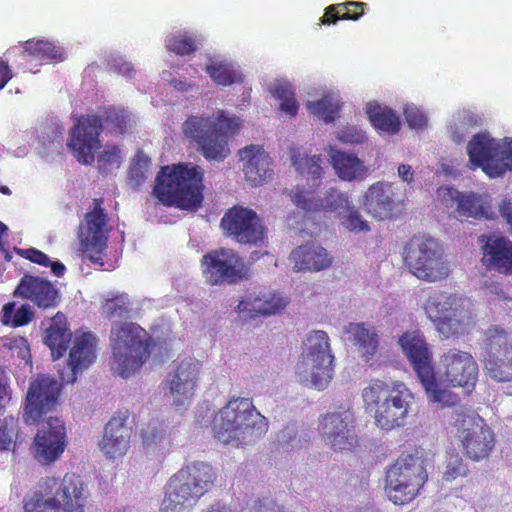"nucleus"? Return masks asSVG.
I'll return each mask as SVG.
<instances>
[{"label":"nucleus","mask_w":512,"mask_h":512,"mask_svg":"<svg viewBox=\"0 0 512 512\" xmlns=\"http://www.w3.org/2000/svg\"><path fill=\"white\" fill-rule=\"evenodd\" d=\"M205 71L217 85L229 86L243 81L241 72L229 63L215 62L207 65Z\"/></svg>","instance_id":"40"},{"label":"nucleus","mask_w":512,"mask_h":512,"mask_svg":"<svg viewBox=\"0 0 512 512\" xmlns=\"http://www.w3.org/2000/svg\"><path fill=\"white\" fill-rule=\"evenodd\" d=\"M84 483L80 476L67 473L63 479L46 477L29 493L24 512H84Z\"/></svg>","instance_id":"6"},{"label":"nucleus","mask_w":512,"mask_h":512,"mask_svg":"<svg viewBox=\"0 0 512 512\" xmlns=\"http://www.w3.org/2000/svg\"><path fill=\"white\" fill-rule=\"evenodd\" d=\"M404 116L408 125L413 129H423L427 126V117L417 107L407 106Z\"/></svg>","instance_id":"51"},{"label":"nucleus","mask_w":512,"mask_h":512,"mask_svg":"<svg viewBox=\"0 0 512 512\" xmlns=\"http://www.w3.org/2000/svg\"><path fill=\"white\" fill-rule=\"evenodd\" d=\"M346 333L350 340L358 347V351L365 361H369L378 350L379 338L373 328H367L363 323H349Z\"/></svg>","instance_id":"34"},{"label":"nucleus","mask_w":512,"mask_h":512,"mask_svg":"<svg viewBox=\"0 0 512 512\" xmlns=\"http://www.w3.org/2000/svg\"><path fill=\"white\" fill-rule=\"evenodd\" d=\"M427 480L428 473L420 457L412 454L400 456L386 470L385 492L394 504L405 505L419 495Z\"/></svg>","instance_id":"12"},{"label":"nucleus","mask_w":512,"mask_h":512,"mask_svg":"<svg viewBox=\"0 0 512 512\" xmlns=\"http://www.w3.org/2000/svg\"><path fill=\"white\" fill-rule=\"evenodd\" d=\"M216 480L217 472L209 463H188L170 477L161 512H189L215 486Z\"/></svg>","instance_id":"5"},{"label":"nucleus","mask_w":512,"mask_h":512,"mask_svg":"<svg viewBox=\"0 0 512 512\" xmlns=\"http://www.w3.org/2000/svg\"><path fill=\"white\" fill-rule=\"evenodd\" d=\"M98 339L92 332L77 335L69 352L67 364L58 369L61 383L48 375H39L30 383L23 418L26 424H37L43 415L53 410L61 387L73 384L79 373L96 360Z\"/></svg>","instance_id":"1"},{"label":"nucleus","mask_w":512,"mask_h":512,"mask_svg":"<svg viewBox=\"0 0 512 512\" xmlns=\"http://www.w3.org/2000/svg\"><path fill=\"white\" fill-rule=\"evenodd\" d=\"M72 333L68 327L66 316L57 312L47 320L44 343L50 348L53 360H57L66 352Z\"/></svg>","instance_id":"31"},{"label":"nucleus","mask_w":512,"mask_h":512,"mask_svg":"<svg viewBox=\"0 0 512 512\" xmlns=\"http://www.w3.org/2000/svg\"><path fill=\"white\" fill-rule=\"evenodd\" d=\"M501 216L512 226V204L504 200L500 205Z\"/></svg>","instance_id":"59"},{"label":"nucleus","mask_w":512,"mask_h":512,"mask_svg":"<svg viewBox=\"0 0 512 512\" xmlns=\"http://www.w3.org/2000/svg\"><path fill=\"white\" fill-rule=\"evenodd\" d=\"M319 430L334 451H348L357 444L354 417L349 410L326 414L319 423Z\"/></svg>","instance_id":"23"},{"label":"nucleus","mask_w":512,"mask_h":512,"mask_svg":"<svg viewBox=\"0 0 512 512\" xmlns=\"http://www.w3.org/2000/svg\"><path fill=\"white\" fill-rule=\"evenodd\" d=\"M239 128L235 118L226 116L218 110L211 116H189L182 124V132L194 144L197 151L206 160H224L230 153L228 134H234Z\"/></svg>","instance_id":"7"},{"label":"nucleus","mask_w":512,"mask_h":512,"mask_svg":"<svg viewBox=\"0 0 512 512\" xmlns=\"http://www.w3.org/2000/svg\"><path fill=\"white\" fill-rule=\"evenodd\" d=\"M19 254L25 259L30 260L31 262L39 264L44 267H49V265L51 264L48 255L36 248L20 250Z\"/></svg>","instance_id":"52"},{"label":"nucleus","mask_w":512,"mask_h":512,"mask_svg":"<svg viewBox=\"0 0 512 512\" xmlns=\"http://www.w3.org/2000/svg\"><path fill=\"white\" fill-rule=\"evenodd\" d=\"M252 304H253V300H250V299L240 301L236 307V311L238 313L247 311L250 313V317H252V318L255 316H258L259 314H256L255 311L251 310Z\"/></svg>","instance_id":"60"},{"label":"nucleus","mask_w":512,"mask_h":512,"mask_svg":"<svg viewBox=\"0 0 512 512\" xmlns=\"http://www.w3.org/2000/svg\"><path fill=\"white\" fill-rule=\"evenodd\" d=\"M341 140L350 143H362L366 139V135L362 130L356 128H347L342 131Z\"/></svg>","instance_id":"54"},{"label":"nucleus","mask_w":512,"mask_h":512,"mask_svg":"<svg viewBox=\"0 0 512 512\" xmlns=\"http://www.w3.org/2000/svg\"><path fill=\"white\" fill-rule=\"evenodd\" d=\"M151 159L142 150H138L131 160L128 180L135 188H139L147 179Z\"/></svg>","instance_id":"43"},{"label":"nucleus","mask_w":512,"mask_h":512,"mask_svg":"<svg viewBox=\"0 0 512 512\" xmlns=\"http://www.w3.org/2000/svg\"><path fill=\"white\" fill-rule=\"evenodd\" d=\"M366 6V3L356 1L330 5L325 9L323 16L320 18V24L331 25L335 24L338 20L356 21L364 14Z\"/></svg>","instance_id":"35"},{"label":"nucleus","mask_w":512,"mask_h":512,"mask_svg":"<svg viewBox=\"0 0 512 512\" xmlns=\"http://www.w3.org/2000/svg\"><path fill=\"white\" fill-rule=\"evenodd\" d=\"M244 162L243 171L246 181L252 186L262 185L272 178L271 158L260 145H250L239 151Z\"/></svg>","instance_id":"29"},{"label":"nucleus","mask_w":512,"mask_h":512,"mask_svg":"<svg viewBox=\"0 0 512 512\" xmlns=\"http://www.w3.org/2000/svg\"><path fill=\"white\" fill-rule=\"evenodd\" d=\"M424 310L437 330L446 338L463 333L462 317L466 312L465 300L456 294L433 292L425 301Z\"/></svg>","instance_id":"17"},{"label":"nucleus","mask_w":512,"mask_h":512,"mask_svg":"<svg viewBox=\"0 0 512 512\" xmlns=\"http://www.w3.org/2000/svg\"><path fill=\"white\" fill-rule=\"evenodd\" d=\"M14 295L29 300L43 309L55 307L59 298L58 290L50 281L30 274H24Z\"/></svg>","instance_id":"27"},{"label":"nucleus","mask_w":512,"mask_h":512,"mask_svg":"<svg viewBox=\"0 0 512 512\" xmlns=\"http://www.w3.org/2000/svg\"><path fill=\"white\" fill-rule=\"evenodd\" d=\"M483 364L487 374L497 382L512 381V342L499 326L485 331Z\"/></svg>","instance_id":"19"},{"label":"nucleus","mask_w":512,"mask_h":512,"mask_svg":"<svg viewBox=\"0 0 512 512\" xmlns=\"http://www.w3.org/2000/svg\"><path fill=\"white\" fill-rule=\"evenodd\" d=\"M295 271H320L331 265L326 249L314 244L297 247L291 253Z\"/></svg>","instance_id":"32"},{"label":"nucleus","mask_w":512,"mask_h":512,"mask_svg":"<svg viewBox=\"0 0 512 512\" xmlns=\"http://www.w3.org/2000/svg\"><path fill=\"white\" fill-rule=\"evenodd\" d=\"M121 164V149L118 145L107 144L97 156V166L100 172L107 173L113 167Z\"/></svg>","instance_id":"47"},{"label":"nucleus","mask_w":512,"mask_h":512,"mask_svg":"<svg viewBox=\"0 0 512 512\" xmlns=\"http://www.w3.org/2000/svg\"><path fill=\"white\" fill-rule=\"evenodd\" d=\"M8 227L2 221H0V251H6V245L4 241V237L7 234Z\"/></svg>","instance_id":"64"},{"label":"nucleus","mask_w":512,"mask_h":512,"mask_svg":"<svg viewBox=\"0 0 512 512\" xmlns=\"http://www.w3.org/2000/svg\"><path fill=\"white\" fill-rule=\"evenodd\" d=\"M362 399L376 426L390 431L404 425L414 395L401 381L388 383L374 379L362 390Z\"/></svg>","instance_id":"4"},{"label":"nucleus","mask_w":512,"mask_h":512,"mask_svg":"<svg viewBox=\"0 0 512 512\" xmlns=\"http://www.w3.org/2000/svg\"><path fill=\"white\" fill-rule=\"evenodd\" d=\"M66 448V429L64 423L54 417H49L38 430L33 450L35 459L41 464L56 461Z\"/></svg>","instance_id":"24"},{"label":"nucleus","mask_w":512,"mask_h":512,"mask_svg":"<svg viewBox=\"0 0 512 512\" xmlns=\"http://www.w3.org/2000/svg\"><path fill=\"white\" fill-rule=\"evenodd\" d=\"M199 373V363L192 360H183L177 366L174 374L164 383V389L173 398L175 407L187 406L196 387Z\"/></svg>","instance_id":"25"},{"label":"nucleus","mask_w":512,"mask_h":512,"mask_svg":"<svg viewBox=\"0 0 512 512\" xmlns=\"http://www.w3.org/2000/svg\"><path fill=\"white\" fill-rule=\"evenodd\" d=\"M206 512H232L229 507L221 502H216L209 506Z\"/></svg>","instance_id":"63"},{"label":"nucleus","mask_w":512,"mask_h":512,"mask_svg":"<svg viewBox=\"0 0 512 512\" xmlns=\"http://www.w3.org/2000/svg\"><path fill=\"white\" fill-rule=\"evenodd\" d=\"M306 107L311 114L323 119L325 123L333 122L340 109L338 103L328 96H324L315 102H308Z\"/></svg>","instance_id":"46"},{"label":"nucleus","mask_w":512,"mask_h":512,"mask_svg":"<svg viewBox=\"0 0 512 512\" xmlns=\"http://www.w3.org/2000/svg\"><path fill=\"white\" fill-rule=\"evenodd\" d=\"M159 436V431L156 426L151 427L150 425L146 429L141 430V438L144 444H151L154 442Z\"/></svg>","instance_id":"57"},{"label":"nucleus","mask_w":512,"mask_h":512,"mask_svg":"<svg viewBox=\"0 0 512 512\" xmlns=\"http://www.w3.org/2000/svg\"><path fill=\"white\" fill-rule=\"evenodd\" d=\"M347 216L345 218V226L350 231H368L369 225L367 221L363 220L358 210L350 206L349 210H346Z\"/></svg>","instance_id":"50"},{"label":"nucleus","mask_w":512,"mask_h":512,"mask_svg":"<svg viewBox=\"0 0 512 512\" xmlns=\"http://www.w3.org/2000/svg\"><path fill=\"white\" fill-rule=\"evenodd\" d=\"M165 47L169 52L176 55H191L198 49V40L188 31H179L167 37Z\"/></svg>","instance_id":"39"},{"label":"nucleus","mask_w":512,"mask_h":512,"mask_svg":"<svg viewBox=\"0 0 512 512\" xmlns=\"http://www.w3.org/2000/svg\"><path fill=\"white\" fill-rule=\"evenodd\" d=\"M287 304V299L280 294H263L253 299L251 310L259 315H274L284 310Z\"/></svg>","instance_id":"41"},{"label":"nucleus","mask_w":512,"mask_h":512,"mask_svg":"<svg viewBox=\"0 0 512 512\" xmlns=\"http://www.w3.org/2000/svg\"><path fill=\"white\" fill-rule=\"evenodd\" d=\"M220 227L224 234L239 244L262 245L267 239L262 219L251 208L234 205L223 215Z\"/></svg>","instance_id":"18"},{"label":"nucleus","mask_w":512,"mask_h":512,"mask_svg":"<svg viewBox=\"0 0 512 512\" xmlns=\"http://www.w3.org/2000/svg\"><path fill=\"white\" fill-rule=\"evenodd\" d=\"M366 113L370 122L377 130L390 135L399 132L400 119L391 108L369 103L366 107Z\"/></svg>","instance_id":"36"},{"label":"nucleus","mask_w":512,"mask_h":512,"mask_svg":"<svg viewBox=\"0 0 512 512\" xmlns=\"http://www.w3.org/2000/svg\"><path fill=\"white\" fill-rule=\"evenodd\" d=\"M108 214L103 208V199L95 198L93 208L87 212L79 225L78 238L81 245L83 258H87L94 264L104 265L103 255L107 248Z\"/></svg>","instance_id":"15"},{"label":"nucleus","mask_w":512,"mask_h":512,"mask_svg":"<svg viewBox=\"0 0 512 512\" xmlns=\"http://www.w3.org/2000/svg\"><path fill=\"white\" fill-rule=\"evenodd\" d=\"M403 261L410 273L422 281L437 282L450 274L442 246L430 236L410 238L404 247Z\"/></svg>","instance_id":"11"},{"label":"nucleus","mask_w":512,"mask_h":512,"mask_svg":"<svg viewBox=\"0 0 512 512\" xmlns=\"http://www.w3.org/2000/svg\"><path fill=\"white\" fill-rule=\"evenodd\" d=\"M275 98L281 101L280 111L286 113L290 117H295L298 113V103L295 98L293 87L289 83L276 84L272 90Z\"/></svg>","instance_id":"45"},{"label":"nucleus","mask_w":512,"mask_h":512,"mask_svg":"<svg viewBox=\"0 0 512 512\" xmlns=\"http://www.w3.org/2000/svg\"><path fill=\"white\" fill-rule=\"evenodd\" d=\"M303 364L311 371V383L318 389L327 387L333 376V355L326 332L313 331L304 342Z\"/></svg>","instance_id":"20"},{"label":"nucleus","mask_w":512,"mask_h":512,"mask_svg":"<svg viewBox=\"0 0 512 512\" xmlns=\"http://www.w3.org/2000/svg\"><path fill=\"white\" fill-rule=\"evenodd\" d=\"M101 309L104 317L109 320L127 318L131 312V302L127 295L119 294L106 299Z\"/></svg>","instance_id":"44"},{"label":"nucleus","mask_w":512,"mask_h":512,"mask_svg":"<svg viewBox=\"0 0 512 512\" xmlns=\"http://www.w3.org/2000/svg\"><path fill=\"white\" fill-rule=\"evenodd\" d=\"M330 163L337 176L344 181H355L365 178L368 168L356 155L341 150H332Z\"/></svg>","instance_id":"33"},{"label":"nucleus","mask_w":512,"mask_h":512,"mask_svg":"<svg viewBox=\"0 0 512 512\" xmlns=\"http://www.w3.org/2000/svg\"><path fill=\"white\" fill-rule=\"evenodd\" d=\"M455 437L463 454L474 462L487 459L496 443L495 434L476 413L460 412L454 422Z\"/></svg>","instance_id":"13"},{"label":"nucleus","mask_w":512,"mask_h":512,"mask_svg":"<svg viewBox=\"0 0 512 512\" xmlns=\"http://www.w3.org/2000/svg\"><path fill=\"white\" fill-rule=\"evenodd\" d=\"M129 121L127 111L116 107L104 109L101 115H82L70 130L67 145L79 163L91 165L95 152L101 147L99 136L103 126L123 134L128 129Z\"/></svg>","instance_id":"8"},{"label":"nucleus","mask_w":512,"mask_h":512,"mask_svg":"<svg viewBox=\"0 0 512 512\" xmlns=\"http://www.w3.org/2000/svg\"><path fill=\"white\" fill-rule=\"evenodd\" d=\"M444 382L471 392L478 380V364L472 354L457 348L449 349L440 358Z\"/></svg>","instance_id":"21"},{"label":"nucleus","mask_w":512,"mask_h":512,"mask_svg":"<svg viewBox=\"0 0 512 512\" xmlns=\"http://www.w3.org/2000/svg\"><path fill=\"white\" fill-rule=\"evenodd\" d=\"M214 436L224 444L253 443L268 431L267 419L245 397H233L213 420Z\"/></svg>","instance_id":"3"},{"label":"nucleus","mask_w":512,"mask_h":512,"mask_svg":"<svg viewBox=\"0 0 512 512\" xmlns=\"http://www.w3.org/2000/svg\"><path fill=\"white\" fill-rule=\"evenodd\" d=\"M8 395V382L5 371L0 368V400Z\"/></svg>","instance_id":"61"},{"label":"nucleus","mask_w":512,"mask_h":512,"mask_svg":"<svg viewBox=\"0 0 512 512\" xmlns=\"http://www.w3.org/2000/svg\"><path fill=\"white\" fill-rule=\"evenodd\" d=\"M202 274L211 286L237 284L248 277V266L233 249L219 248L203 255Z\"/></svg>","instance_id":"16"},{"label":"nucleus","mask_w":512,"mask_h":512,"mask_svg":"<svg viewBox=\"0 0 512 512\" xmlns=\"http://www.w3.org/2000/svg\"><path fill=\"white\" fill-rule=\"evenodd\" d=\"M363 205L366 212L376 219L390 218L396 206L392 184L383 181L372 184L364 194Z\"/></svg>","instance_id":"30"},{"label":"nucleus","mask_w":512,"mask_h":512,"mask_svg":"<svg viewBox=\"0 0 512 512\" xmlns=\"http://www.w3.org/2000/svg\"><path fill=\"white\" fill-rule=\"evenodd\" d=\"M23 56L39 61L60 62L65 59V53L60 47L42 39L25 41L23 43Z\"/></svg>","instance_id":"37"},{"label":"nucleus","mask_w":512,"mask_h":512,"mask_svg":"<svg viewBox=\"0 0 512 512\" xmlns=\"http://www.w3.org/2000/svg\"><path fill=\"white\" fill-rule=\"evenodd\" d=\"M33 318V313L29 306L22 305L18 310H16L13 316L12 327H20L27 325Z\"/></svg>","instance_id":"53"},{"label":"nucleus","mask_w":512,"mask_h":512,"mask_svg":"<svg viewBox=\"0 0 512 512\" xmlns=\"http://www.w3.org/2000/svg\"><path fill=\"white\" fill-rule=\"evenodd\" d=\"M3 346L16 353L23 360L30 358V348L27 339L20 335H9L3 339Z\"/></svg>","instance_id":"49"},{"label":"nucleus","mask_w":512,"mask_h":512,"mask_svg":"<svg viewBox=\"0 0 512 512\" xmlns=\"http://www.w3.org/2000/svg\"><path fill=\"white\" fill-rule=\"evenodd\" d=\"M456 213L458 217L463 219L474 218V219H482L487 218L485 208L481 203V199L479 196L471 193L464 194L460 192H456Z\"/></svg>","instance_id":"38"},{"label":"nucleus","mask_w":512,"mask_h":512,"mask_svg":"<svg viewBox=\"0 0 512 512\" xmlns=\"http://www.w3.org/2000/svg\"><path fill=\"white\" fill-rule=\"evenodd\" d=\"M204 169L183 162L161 167L153 194L165 206L182 210H196L204 200Z\"/></svg>","instance_id":"2"},{"label":"nucleus","mask_w":512,"mask_h":512,"mask_svg":"<svg viewBox=\"0 0 512 512\" xmlns=\"http://www.w3.org/2000/svg\"><path fill=\"white\" fill-rule=\"evenodd\" d=\"M51 267L52 273L57 276L61 277L64 275V272L66 270L65 265L61 263L60 261L51 262L49 265Z\"/></svg>","instance_id":"62"},{"label":"nucleus","mask_w":512,"mask_h":512,"mask_svg":"<svg viewBox=\"0 0 512 512\" xmlns=\"http://www.w3.org/2000/svg\"><path fill=\"white\" fill-rule=\"evenodd\" d=\"M398 175L399 177L408 184L412 183L414 180V171L410 165L401 164L398 167Z\"/></svg>","instance_id":"58"},{"label":"nucleus","mask_w":512,"mask_h":512,"mask_svg":"<svg viewBox=\"0 0 512 512\" xmlns=\"http://www.w3.org/2000/svg\"><path fill=\"white\" fill-rule=\"evenodd\" d=\"M129 417L128 409H119L106 423L99 448L107 459H120L129 451L133 434L132 427L127 424Z\"/></svg>","instance_id":"22"},{"label":"nucleus","mask_w":512,"mask_h":512,"mask_svg":"<svg viewBox=\"0 0 512 512\" xmlns=\"http://www.w3.org/2000/svg\"><path fill=\"white\" fill-rule=\"evenodd\" d=\"M482 263L489 269L503 274H512V241L494 234L481 235Z\"/></svg>","instance_id":"26"},{"label":"nucleus","mask_w":512,"mask_h":512,"mask_svg":"<svg viewBox=\"0 0 512 512\" xmlns=\"http://www.w3.org/2000/svg\"><path fill=\"white\" fill-rule=\"evenodd\" d=\"M12 76L13 74L8 62L0 58V90L6 86Z\"/></svg>","instance_id":"56"},{"label":"nucleus","mask_w":512,"mask_h":512,"mask_svg":"<svg viewBox=\"0 0 512 512\" xmlns=\"http://www.w3.org/2000/svg\"><path fill=\"white\" fill-rule=\"evenodd\" d=\"M146 335V331L133 322L116 323L112 326L110 368L114 374L127 378L147 361L150 345Z\"/></svg>","instance_id":"9"},{"label":"nucleus","mask_w":512,"mask_h":512,"mask_svg":"<svg viewBox=\"0 0 512 512\" xmlns=\"http://www.w3.org/2000/svg\"><path fill=\"white\" fill-rule=\"evenodd\" d=\"M292 165L301 174L311 175L314 179H320L323 169L322 159L318 155L309 156L293 149L291 155Z\"/></svg>","instance_id":"42"},{"label":"nucleus","mask_w":512,"mask_h":512,"mask_svg":"<svg viewBox=\"0 0 512 512\" xmlns=\"http://www.w3.org/2000/svg\"><path fill=\"white\" fill-rule=\"evenodd\" d=\"M469 161L490 177H498L512 170V139L496 140L478 133L467 145Z\"/></svg>","instance_id":"14"},{"label":"nucleus","mask_w":512,"mask_h":512,"mask_svg":"<svg viewBox=\"0 0 512 512\" xmlns=\"http://www.w3.org/2000/svg\"><path fill=\"white\" fill-rule=\"evenodd\" d=\"M290 197L297 207L306 211L335 212L341 215L351 206L348 195L335 188L329 189L322 199H315L311 192L304 190L292 191Z\"/></svg>","instance_id":"28"},{"label":"nucleus","mask_w":512,"mask_h":512,"mask_svg":"<svg viewBox=\"0 0 512 512\" xmlns=\"http://www.w3.org/2000/svg\"><path fill=\"white\" fill-rule=\"evenodd\" d=\"M15 303L8 302L6 303L1 310V322L3 325L12 326L13 316L15 314Z\"/></svg>","instance_id":"55"},{"label":"nucleus","mask_w":512,"mask_h":512,"mask_svg":"<svg viewBox=\"0 0 512 512\" xmlns=\"http://www.w3.org/2000/svg\"><path fill=\"white\" fill-rule=\"evenodd\" d=\"M467 472V465L464 463L459 453L455 451L448 453L443 479L453 481L458 477L466 476Z\"/></svg>","instance_id":"48"},{"label":"nucleus","mask_w":512,"mask_h":512,"mask_svg":"<svg viewBox=\"0 0 512 512\" xmlns=\"http://www.w3.org/2000/svg\"><path fill=\"white\" fill-rule=\"evenodd\" d=\"M399 344L424 387L429 401L442 408L457 405L460 401L458 395L439 386L433 355L424 337L415 332H406L399 338Z\"/></svg>","instance_id":"10"}]
</instances>
